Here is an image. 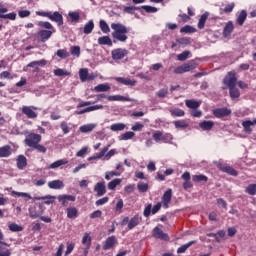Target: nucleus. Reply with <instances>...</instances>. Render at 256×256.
Wrapping results in <instances>:
<instances>
[{"label": "nucleus", "mask_w": 256, "mask_h": 256, "mask_svg": "<svg viewBox=\"0 0 256 256\" xmlns=\"http://www.w3.org/2000/svg\"><path fill=\"white\" fill-rule=\"evenodd\" d=\"M111 29H113L114 32H112L113 39H116L117 41H120L121 43H125L127 41V33H129V30L127 29V26L121 24V23H112Z\"/></svg>", "instance_id": "1"}, {"label": "nucleus", "mask_w": 256, "mask_h": 256, "mask_svg": "<svg viewBox=\"0 0 256 256\" xmlns=\"http://www.w3.org/2000/svg\"><path fill=\"white\" fill-rule=\"evenodd\" d=\"M193 69H197V64L195 63V61H190L188 63H185L179 67H177L174 70V73L176 75H181L183 73H189V71H193Z\"/></svg>", "instance_id": "2"}, {"label": "nucleus", "mask_w": 256, "mask_h": 256, "mask_svg": "<svg viewBox=\"0 0 256 256\" xmlns=\"http://www.w3.org/2000/svg\"><path fill=\"white\" fill-rule=\"evenodd\" d=\"M24 143L27 147L34 148L38 143H41V135L30 133L26 136Z\"/></svg>", "instance_id": "3"}, {"label": "nucleus", "mask_w": 256, "mask_h": 256, "mask_svg": "<svg viewBox=\"0 0 256 256\" xmlns=\"http://www.w3.org/2000/svg\"><path fill=\"white\" fill-rule=\"evenodd\" d=\"M223 84L229 89L235 87V85H237V75L235 72H228L227 76H225L223 80Z\"/></svg>", "instance_id": "4"}, {"label": "nucleus", "mask_w": 256, "mask_h": 256, "mask_svg": "<svg viewBox=\"0 0 256 256\" xmlns=\"http://www.w3.org/2000/svg\"><path fill=\"white\" fill-rule=\"evenodd\" d=\"M126 55H129V51H127L126 49L117 48V49L112 50V59L114 61H119V60L123 59L124 57H126Z\"/></svg>", "instance_id": "5"}, {"label": "nucleus", "mask_w": 256, "mask_h": 256, "mask_svg": "<svg viewBox=\"0 0 256 256\" xmlns=\"http://www.w3.org/2000/svg\"><path fill=\"white\" fill-rule=\"evenodd\" d=\"M230 114H231V109L227 107L217 108L213 110L214 117H217L218 119H221L223 117H229Z\"/></svg>", "instance_id": "6"}, {"label": "nucleus", "mask_w": 256, "mask_h": 256, "mask_svg": "<svg viewBox=\"0 0 256 256\" xmlns=\"http://www.w3.org/2000/svg\"><path fill=\"white\" fill-rule=\"evenodd\" d=\"M54 33H55V30H40L38 32V39L42 43H45L46 41H49V39H51Z\"/></svg>", "instance_id": "7"}, {"label": "nucleus", "mask_w": 256, "mask_h": 256, "mask_svg": "<svg viewBox=\"0 0 256 256\" xmlns=\"http://www.w3.org/2000/svg\"><path fill=\"white\" fill-rule=\"evenodd\" d=\"M57 200L59 201V203H62L63 207H67V205H69V201L75 202L76 198L73 195L63 194L58 196Z\"/></svg>", "instance_id": "8"}, {"label": "nucleus", "mask_w": 256, "mask_h": 256, "mask_svg": "<svg viewBox=\"0 0 256 256\" xmlns=\"http://www.w3.org/2000/svg\"><path fill=\"white\" fill-rule=\"evenodd\" d=\"M153 237L156 239H161L162 241H169V235L167 233H164L163 230L159 227H155L153 229Z\"/></svg>", "instance_id": "9"}, {"label": "nucleus", "mask_w": 256, "mask_h": 256, "mask_svg": "<svg viewBox=\"0 0 256 256\" xmlns=\"http://www.w3.org/2000/svg\"><path fill=\"white\" fill-rule=\"evenodd\" d=\"M116 244H117V237L110 236L106 239V241L103 245V249H104V251H109V249H113V247H115Z\"/></svg>", "instance_id": "10"}, {"label": "nucleus", "mask_w": 256, "mask_h": 256, "mask_svg": "<svg viewBox=\"0 0 256 256\" xmlns=\"http://www.w3.org/2000/svg\"><path fill=\"white\" fill-rule=\"evenodd\" d=\"M94 191L97 193L98 197H103L105 193H107V188L105 186V182H98L94 186Z\"/></svg>", "instance_id": "11"}, {"label": "nucleus", "mask_w": 256, "mask_h": 256, "mask_svg": "<svg viewBox=\"0 0 256 256\" xmlns=\"http://www.w3.org/2000/svg\"><path fill=\"white\" fill-rule=\"evenodd\" d=\"M34 201H45V205H53V203H55V199H57V196H51V195H47V196H41V197H34L33 198Z\"/></svg>", "instance_id": "12"}, {"label": "nucleus", "mask_w": 256, "mask_h": 256, "mask_svg": "<svg viewBox=\"0 0 256 256\" xmlns=\"http://www.w3.org/2000/svg\"><path fill=\"white\" fill-rule=\"evenodd\" d=\"M48 19L50 21H54L55 23H58L59 26L63 25V15L59 13L58 11L54 12L53 14H49Z\"/></svg>", "instance_id": "13"}, {"label": "nucleus", "mask_w": 256, "mask_h": 256, "mask_svg": "<svg viewBox=\"0 0 256 256\" xmlns=\"http://www.w3.org/2000/svg\"><path fill=\"white\" fill-rule=\"evenodd\" d=\"M22 113L26 115L28 119H37V114L35 111H33V108H31V106H23Z\"/></svg>", "instance_id": "14"}, {"label": "nucleus", "mask_w": 256, "mask_h": 256, "mask_svg": "<svg viewBox=\"0 0 256 256\" xmlns=\"http://www.w3.org/2000/svg\"><path fill=\"white\" fill-rule=\"evenodd\" d=\"M171 197H172V190L168 189L162 197V201L165 209L169 208V203H171Z\"/></svg>", "instance_id": "15"}, {"label": "nucleus", "mask_w": 256, "mask_h": 256, "mask_svg": "<svg viewBox=\"0 0 256 256\" xmlns=\"http://www.w3.org/2000/svg\"><path fill=\"white\" fill-rule=\"evenodd\" d=\"M45 65H47V60L42 59L30 62L29 64H27V67H33L34 69H36L35 71L38 72L39 67H45Z\"/></svg>", "instance_id": "16"}, {"label": "nucleus", "mask_w": 256, "mask_h": 256, "mask_svg": "<svg viewBox=\"0 0 256 256\" xmlns=\"http://www.w3.org/2000/svg\"><path fill=\"white\" fill-rule=\"evenodd\" d=\"M99 109H103V105L89 106L83 110L77 111L76 115H83L84 113H91V111H97Z\"/></svg>", "instance_id": "17"}, {"label": "nucleus", "mask_w": 256, "mask_h": 256, "mask_svg": "<svg viewBox=\"0 0 256 256\" xmlns=\"http://www.w3.org/2000/svg\"><path fill=\"white\" fill-rule=\"evenodd\" d=\"M199 127L202 128L203 131H211L213 127H215V122L205 120L199 123Z\"/></svg>", "instance_id": "18"}, {"label": "nucleus", "mask_w": 256, "mask_h": 256, "mask_svg": "<svg viewBox=\"0 0 256 256\" xmlns=\"http://www.w3.org/2000/svg\"><path fill=\"white\" fill-rule=\"evenodd\" d=\"M116 81L118 83H122V85H129L130 87H135V85L137 84V81L131 80L129 78H123V77H117Z\"/></svg>", "instance_id": "19"}, {"label": "nucleus", "mask_w": 256, "mask_h": 256, "mask_svg": "<svg viewBox=\"0 0 256 256\" xmlns=\"http://www.w3.org/2000/svg\"><path fill=\"white\" fill-rule=\"evenodd\" d=\"M171 137V134H166V135H163V132L161 131H156L154 134H153V139L156 143H159V141H163L167 138Z\"/></svg>", "instance_id": "20"}, {"label": "nucleus", "mask_w": 256, "mask_h": 256, "mask_svg": "<svg viewBox=\"0 0 256 256\" xmlns=\"http://www.w3.org/2000/svg\"><path fill=\"white\" fill-rule=\"evenodd\" d=\"M48 187L50 189H63V187H65V184L61 180H54L48 182Z\"/></svg>", "instance_id": "21"}, {"label": "nucleus", "mask_w": 256, "mask_h": 256, "mask_svg": "<svg viewBox=\"0 0 256 256\" xmlns=\"http://www.w3.org/2000/svg\"><path fill=\"white\" fill-rule=\"evenodd\" d=\"M66 213L68 219H77V216L79 215V211L75 207H68Z\"/></svg>", "instance_id": "22"}, {"label": "nucleus", "mask_w": 256, "mask_h": 256, "mask_svg": "<svg viewBox=\"0 0 256 256\" xmlns=\"http://www.w3.org/2000/svg\"><path fill=\"white\" fill-rule=\"evenodd\" d=\"M96 127H97V124L90 123V124L80 126L79 131L81 133H91V131H93Z\"/></svg>", "instance_id": "23"}, {"label": "nucleus", "mask_w": 256, "mask_h": 256, "mask_svg": "<svg viewBox=\"0 0 256 256\" xmlns=\"http://www.w3.org/2000/svg\"><path fill=\"white\" fill-rule=\"evenodd\" d=\"M11 156V146L5 145L0 147V158L10 157Z\"/></svg>", "instance_id": "24"}, {"label": "nucleus", "mask_w": 256, "mask_h": 256, "mask_svg": "<svg viewBox=\"0 0 256 256\" xmlns=\"http://www.w3.org/2000/svg\"><path fill=\"white\" fill-rule=\"evenodd\" d=\"M99 45H108V47H113V41L109 36H102L98 38Z\"/></svg>", "instance_id": "25"}, {"label": "nucleus", "mask_w": 256, "mask_h": 256, "mask_svg": "<svg viewBox=\"0 0 256 256\" xmlns=\"http://www.w3.org/2000/svg\"><path fill=\"white\" fill-rule=\"evenodd\" d=\"M253 121L246 120L242 122V127L244 128V133H248V135H251L253 133V129H251V126H253Z\"/></svg>", "instance_id": "26"}, {"label": "nucleus", "mask_w": 256, "mask_h": 256, "mask_svg": "<svg viewBox=\"0 0 256 256\" xmlns=\"http://www.w3.org/2000/svg\"><path fill=\"white\" fill-rule=\"evenodd\" d=\"M233 29H235V26H233L232 21H229L223 30L224 37H229V35H231V33H233Z\"/></svg>", "instance_id": "27"}, {"label": "nucleus", "mask_w": 256, "mask_h": 256, "mask_svg": "<svg viewBox=\"0 0 256 256\" xmlns=\"http://www.w3.org/2000/svg\"><path fill=\"white\" fill-rule=\"evenodd\" d=\"M93 29H95V23L93 22V20H90L84 25L83 32L85 33V35H89L93 32Z\"/></svg>", "instance_id": "28"}, {"label": "nucleus", "mask_w": 256, "mask_h": 256, "mask_svg": "<svg viewBox=\"0 0 256 256\" xmlns=\"http://www.w3.org/2000/svg\"><path fill=\"white\" fill-rule=\"evenodd\" d=\"M18 169H25L27 167V158L23 155H19L17 158Z\"/></svg>", "instance_id": "29"}, {"label": "nucleus", "mask_w": 256, "mask_h": 256, "mask_svg": "<svg viewBox=\"0 0 256 256\" xmlns=\"http://www.w3.org/2000/svg\"><path fill=\"white\" fill-rule=\"evenodd\" d=\"M109 89H111L109 84H99L94 87V91H96V93H105V91H109Z\"/></svg>", "instance_id": "30"}, {"label": "nucleus", "mask_w": 256, "mask_h": 256, "mask_svg": "<svg viewBox=\"0 0 256 256\" xmlns=\"http://www.w3.org/2000/svg\"><path fill=\"white\" fill-rule=\"evenodd\" d=\"M207 17H209V13L205 12L200 16L199 22H198V29H204L205 23L207 22Z\"/></svg>", "instance_id": "31"}, {"label": "nucleus", "mask_w": 256, "mask_h": 256, "mask_svg": "<svg viewBox=\"0 0 256 256\" xmlns=\"http://www.w3.org/2000/svg\"><path fill=\"white\" fill-rule=\"evenodd\" d=\"M87 77H89V70L87 68H81L79 70V78L82 83H85V81H87Z\"/></svg>", "instance_id": "32"}, {"label": "nucleus", "mask_w": 256, "mask_h": 256, "mask_svg": "<svg viewBox=\"0 0 256 256\" xmlns=\"http://www.w3.org/2000/svg\"><path fill=\"white\" fill-rule=\"evenodd\" d=\"M139 225V215H135L128 223V229H135Z\"/></svg>", "instance_id": "33"}, {"label": "nucleus", "mask_w": 256, "mask_h": 256, "mask_svg": "<svg viewBox=\"0 0 256 256\" xmlns=\"http://www.w3.org/2000/svg\"><path fill=\"white\" fill-rule=\"evenodd\" d=\"M247 19V11L242 10L236 20V23L240 26L243 25V23H245V20Z\"/></svg>", "instance_id": "34"}, {"label": "nucleus", "mask_w": 256, "mask_h": 256, "mask_svg": "<svg viewBox=\"0 0 256 256\" xmlns=\"http://www.w3.org/2000/svg\"><path fill=\"white\" fill-rule=\"evenodd\" d=\"M174 126L176 129H187V127H189V123L185 120H176L174 121Z\"/></svg>", "instance_id": "35"}, {"label": "nucleus", "mask_w": 256, "mask_h": 256, "mask_svg": "<svg viewBox=\"0 0 256 256\" xmlns=\"http://www.w3.org/2000/svg\"><path fill=\"white\" fill-rule=\"evenodd\" d=\"M229 93L231 99H239V97H241V92H239V89H237L235 86L229 88Z\"/></svg>", "instance_id": "36"}, {"label": "nucleus", "mask_w": 256, "mask_h": 256, "mask_svg": "<svg viewBox=\"0 0 256 256\" xmlns=\"http://www.w3.org/2000/svg\"><path fill=\"white\" fill-rule=\"evenodd\" d=\"M137 189H138L139 193H147V191H149V184L144 183V182H139L137 184Z\"/></svg>", "instance_id": "37"}, {"label": "nucleus", "mask_w": 256, "mask_h": 256, "mask_svg": "<svg viewBox=\"0 0 256 256\" xmlns=\"http://www.w3.org/2000/svg\"><path fill=\"white\" fill-rule=\"evenodd\" d=\"M170 113H171L172 117H185V111H183L179 108L170 110Z\"/></svg>", "instance_id": "38"}, {"label": "nucleus", "mask_w": 256, "mask_h": 256, "mask_svg": "<svg viewBox=\"0 0 256 256\" xmlns=\"http://www.w3.org/2000/svg\"><path fill=\"white\" fill-rule=\"evenodd\" d=\"M54 75L56 77H67V76L71 75V73L68 71H65L61 68H58V69L54 70Z\"/></svg>", "instance_id": "39"}, {"label": "nucleus", "mask_w": 256, "mask_h": 256, "mask_svg": "<svg viewBox=\"0 0 256 256\" xmlns=\"http://www.w3.org/2000/svg\"><path fill=\"white\" fill-rule=\"evenodd\" d=\"M126 125L123 123H115L110 126L111 131H124Z\"/></svg>", "instance_id": "40"}, {"label": "nucleus", "mask_w": 256, "mask_h": 256, "mask_svg": "<svg viewBox=\"0 0 256 256\" xmlns=\"http://www.w3.org/2000/svg\"><path fill=\"white\" fill-rule=\"evenodd\" d=\"M82 244H84L85 247H91V236L89 235V233H84L82 237Z\"/></svg>", "instance_id": "41"}, {"label": "nucleus", "mask_w": 256, "mask_h": 256, "mask_svg": "<svg viewBox=\"0 0 256 256\" xmlns=\"http://www.w3.org/2000/svg\"><path fill=\"white\" fill-rule=\"evenodd\" d=\"M117 185H121V179H119V178H116V179L110 181L108 183V189H110V191H113V190H115Z\"/></svg>", "instance_id": "42"}, {"label": "nucleus", "mask_w": 256, "mask_h": 256, "mask_svg": "<svg viewBox=\"0 0 256 256\" xmlns=\"http://www.w3.org/2000/svg\"><path fill=\"white\" fill-rule=\"evenodd\" d=\"M67 163V160H57L50 165L49 169H59L61 165H67Z\"/></svg>", "instance_id": "43"}, {"label": "nucleus", "mask_w": 256, "mask_h": 256, "mask_svg": "<svg viewBox=\"0 0 256 256\" xmlns=\"http://www.w3.org/2000/svg\"><path fill=\"white\" fill-rule=\"evenodd\" d=\"M185 104L189 109H197L200 105L199 102L195 100H186Z\"/></svg>", "instance_id": "44"}, {"label": "nucleus", "mask_w": 256, "mask_h": 256, "mask_svg": "<svg viewBox=\"0 0 256 256\" xmlns=\"http://www.w3.org/2000/svg\"><path fill=\"white\" fill-rule=\"evenodd\" d=\"M176 41L178 42V47H187V45L191 44V40L189 38H179Z\"/></svg>", "instance_id": "45"}, {"label": "nucleus", "mask_w": 256, "mask_h": 256, "mask_svg": "<svg viewBox=\"0 0 256 256\" xmlns=\"http://www.w3.org/2000/svg\"><path fill=\"white\" fill-rule=\"evenodd\" d=\"M191 55V52L189 50H186L180 54L177 55L178 61H187L189 56Z\"/></svg>", "instance_id": "46"}, {"label": "nucleus", "mask_w": 256, "mask_h": 256, "mask_svg": "<svg viewBox=\"0 0 256 256\" xmlns=\"http://www.w3.org/2000/svg\"><path fill=\"white\" fill-rule=\"evenodd\" d=\"M135 137V132H126L120 136V141H129V139H133Z\"/></svg>", "instance_id": "47"}, {"label": "nucleus", "mask_w": 256, "mask_h": 256, "mask_svg": "<svg viewBox=\"0 0 256 256\" xmlns=\"http://www.w3.org/2000/svg\"><path fill=\"white\" fill-rule=\"evenodd\" d=\"M192 179L195 183H201V181H204V183H207V181H209V178H207V176L205 175H194Z\"/></svg>", "instance_id": "48"}, {"label": "nucleus", "mask_w": 256, "mask_h": 256, "mask_svg": "<svg viewBox=\"0 0 256 256\" xmlns=\"http://www.w3.org/2000/svg\"><path fill=\"white\" fill-rule=\"evenodd\" d=\"M57 57H59L60 59H67V57L70 56L69 52L65 49H59L56 52Z\"/></svg>", "instance_id": "49"}, {"label": "nucleus", "mask_w": 256, "mask_h": 256, "mask_svg": "<svg viewBox=\"0 0 256 256\" xmlns=\"http://www.w3.org/2000/svg\"><path fill=\"white\" fill-rule=\"evenodd\" d=\"M100 29L103 33H109L111 29L105 20H100Z\"/></svg>", "instance_id": "50"}, {"label": "nucleus", "mask_w": 256, "mask_h": 256, "mask_svg": "<svg viewBox=\"0 0 256 256\" xmlns=\"http://www.w3.org/2000/svg\"><path fill=\"white\" fill-rule=\"evenodd\" d=\"M193 243H195V241H190L188 242L187 244H184L182 245L181 247H179L177 249V253L180 254V253H185V251L188 250L189 247H191V245H193Z\"/></svg>", "instance_id": "51"}, {"label": "nucleus", "mask_w": 256, "mask_h": 256, "mask_svg": "<svg viewBox=\"0 0 256 256\" xmlns=\"http://www.w3.org/2000/svg\"><path fill=\"white\" fill-rule=\"evenodd\" d=\"M71 55H74V57H80L81 56V47L79 46H72L70 48Z\"/></svg>", "instance_id": "52"}, {"label": "nucleus", "mask_w": 256, "mask_h": 256, "mask_svg": "<svg viewBox=\"0 0 256 256\" xmlns=\"http://www.w3.org/2000/svg\"><path fill=\"white\" fill-rule=\"evenodd\" d=\"M38 26L41 27L42 29H49L50 31H55V28H53V25L50 22L40 21L38 23Z\"/></svg>", "instance_id": "53"}, {"label": "nucleus", "mask_w": 256, "mask_h": 256, "mask_svg": "<svg viewBox=\"0 0 256 256\" xmlns=\"http://www.w3.org/2000/svg\"><path fill=\"white\" fill-rule=\"evenodd\" d=\"M66 245H67V247H66V251H65V256H69V255H71V253H73V249H75V243L67 242Z\"/></svg>", "instance_id": "54"}, {"label": "nucleus", "mask_w": 256, "mask_h": 256, "mask_svg": "<svg viewBox=\"0 0 256 256\" xmlns=\"http://www.w3.org/2000/svg\"><path fill=\"white\" fill-rule=\"evenodd\" d=\"M68 17H70L72 22L74 21L75 23H78L81 16L79 15V12H69Z\"/></svg>", "instance_id": "55"}, {"label": "nucleus", "mask_w": 256, "mask_h": 256, "mask_svg": "<svg viewBox=\"0 0 256 256\" xmlns=\"http://www.w3.org/2000/svg\"><path fill=\"white\" fill-rule=\"evenodd\" d=\"M0 19H10V21H15V19H17V14L12 12L9 14L0 15Z\"/></svg>", "instance_id": "56"}, {"label": "nucleus", "mask_w": 256, "mask_h": 256, "mask_svg": "<svg viewBox=\"0 0 256 256\" xmlns=\"http://www.w3.org/2000/svg\"><path fill=\"white\" fill-rule=\"evenodd\" d=\"M8 227H9V230L13 231V232L23 231V227L19 226L18 224H15V223L9 224Z\"/></svg>", "instance_id": "57"}, {"label": "nucleus", "mask_w": 256, "mask_h": 256, "mask_svg": "<svg viewBox=\"0 0 256 256\" xmlns=\"http://www.w3.org/2000/svg\"><path fill=\"white\" fill-rule=\"evenodd\" d=\"M222 169L224 173H228L233 177H237V172L235 171V169L231 168L230 166H226L225 168H222Z\"/></svg>", "instance_id": "58"}, {"label": "nucleus", "mask_w": 256, "mask_h": 256, "mask_svg": "<svg viewBox=\"0 0 256 256\" xmlns=\"http://www.w3.org/2000/svg\"><path fill=\"white\" fill-rule=\"evenodd\" d=\"M222 169L224 173H228L233 177H237V172L235 171V169L231 168L230 166H226L225 168H222Z\"/></svg>", "instance_id": "59"}, {"label": "nucleus", "mask_w": 256, "mask_h": 256, "mask_svg": "<svg viewBox=\"0 0 256 256\" xmlns=\"http://www.w3.org/2000/svg\"><path fill=\"white\" fill-rule=\"evenodd\" d=\"M180 33H195V28L192 26L186 25L180 29Z\"/></svg>", "instance_id": "60"}, {"label": "nucleus", "mask_w": 256, "mask_h": 256, "mask_svg": "<svg viewBox=\"0 0 256 256\" xmlns=\"http://www.w3.org/2000/svg\"><path fill=\"white\" fill-rule=\"evenodd\" d=\"M246 193H248V195H255V193H256V184L248 185V187L246 188Z\"/></svg>", "instance_id": "61"}, {"label": "nucleus", "mask_w": 256, "mask_h": 256, "mask_svg": "<svg viewBox=\"0 0 256 256\" xmlns=\"http://www.w3.org/2000/svg\"><path fill=\"white\" fill-rule=\"evenodd\" d=\"M142 9H144L146 13H157L158 11L157 7H153V6H142Z\"/></svg>", "instance_id": "62"}, {"label": "nucleus", "mask_w": 256, "mask_h": 256, "mask_svg": "<svg viewBox=\"0 0 256 256\" xmlns=\"http://www.w3.org/2000/svg\"><path fill=\"white\" fill-rule=\"evenodd\" d=\"M12 195H16L17 197H27L28 199H33L31 195L25 193V192H17V191H12Z\"/></svg>", "instance_id": "63"}, {"label": "nucleus", "mask_w": 256, "mask_h": 256, "mask_svg": "<svg viewBox=\"0 0 256 256\" xmlns=\"http://www.w3.org/2000/svg\"><path fill=\"white\" fill-rule=\"evenodd\" d=\"M103 215L101 210H96L90 214V219H97Z\"/></svg>", "instance_id": "64"}]
</instances>
